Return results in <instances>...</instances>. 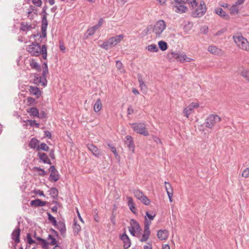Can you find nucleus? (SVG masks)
I'll return each mask as SVG.
<instances>
[{
	"mask_svg": "<svg viewBox=\"0 0 249 249\" xmlns=\"http://www.w3.org/2000/svg\"><path fill=\"white\" fill-rule=\"evenodd\" d=\"M27 51L32 56H38L41 54L44 59L47 58V46L45 45H42L41 48L38 43L34 42L28 46Z\"/></svg>",
	"mask_w": 249,
	"mask_h": 249,
	"instance_id": "nucleus-1",
	"label": "nucleus"
},
{
	"mask_svg": "<svg viewBox=\"0 0 249 249\" xmlns=\"http://www.w3.org/2000/svg\"><path fill=\"white\" fill-rule=\"evenodd\" d=\"M167 59L171 62L177 61L181 63L184 62H190L193 59L187 57L185 53H178L171 52H169L167 55Z\"/></svg>",
	"mask_w": 249,
	"mask_h": 249,
	"instance_id": "nucleus-2",
	"label": "nucleus"
},
{
	"mask_svg": "<svg viewBox=\"0 0 249 249\" xmlns=\"http://www.w3.org/2000/svg\"><path fill=\"white\" fill-rule=\"evenodd\" d=\"M124 35L121 34L109 38L107 40L104 42V43L101 45V47L106 50H108L109 48H112L113 46H116L118 43L124 38Z\"/></svg>",
	"mask_w": 249,
	"mask_h": 249,
	"instance_id": "nucleus-3",
	"label": "nucleus"
},
{
	"mask_svg": "<svg viewBox=\"0 0 249 249\" xmlns=\"http://www.w3.org/2000/svg\"><path fill=\"white\" fill-rule=\"evenodd\" d=\"M221 121V118L216 114H210L205 120L204 124L205 126L212 129L218 123Z\"/></svg>",
	"mask_w": 249,
	"mask_h": 249,
	"instance_id": "nucleus-4",
	"label": "nucleus"
},
{
	"mask_svg": "<svg viewBox=\"0 0 249 249\" xmlns=\"http://www.w3.org/2000/svg\"><path fill=\"white\" fill-rule=\"evenodd\" d=\"M233 40L236 45L240 49L249 51V42L242 36H233Z\"/></svg>",
	"mask_w": 249,
	"mask_h": 249,
	"instance_id": "nucleus-5",
	"label": "nucleus"
},
{
	"mask_svg": "<svg viewBox=\"0 0 249 249\" xmlns=\"http://www.w3.org/2000/svg\"><path fill=\"white\" fill-rule=\"evenodd\" d=\"M131 127L136 133L147 136L149 135V133L146 129V125L144 123H133L130 124Z\"/></svg>",
	"mask_w": 249,
	"mask_h": 249,
	"instance_id": "nucleus-6",
	"label": "nucleus"
},
{
	"mask_svg": "<svg viewBox=\"0 0 249 249\" xmlns=\"http://www.w3.org/2000/svg\"><path fill=\"white\" fill-rule=\"evenodd\" d=\"M166 27V25L164 21L159 20L155 24L153 28V32L155 34L157 37H159L165 30Z\"/></svg>",
	"mask_w": 249,
	"mask_h": 249,
	"instance_id": "nucleus-7",
	"label": "nucleus"
},
{
	"mask_svg": "<svg viewBox=\"0 0 249 249\" xmlns=\"http://www.w3.org/2000/svg\"><path fill=\"white\" fill-rule=\"evenodd\" d=\"M206 11V7L203 1H200L199 4L197 3L196 6L192 9V12L194 15L202 16Z\"/></svg>",
	"mask_w": 249,
	"mask_h": 249,
	"instance_id": "nucleus-8",
	"label": "nucleus"
},
{
	"mask_svg": "<svg viewBox=\"0 0 249 249\" xmlns=\"http://www.w3.org/2000/svg\"><path fill=\"white\" fill-rule=\"evenodd\" d=\"M144 232L142 234V238L140 239V241L141 242H145L146 241L150 235V230H149V227L151 225V221H148V219H147L146 217L144 219Z\"/></svg>",
	"mask_w": 249,
	"mask_h": 249,
	"instance_id": "nucleus-9",
	"label": "nucleus"
},
{
	"mask_svg": "<svg viewBox=\"0 0 249 249\" xmlns=\"http://www.w3.org/2000/svg\"><path fill=\"white\" fill-rule=\"evenodd\" d=\"M36 26V21H34L32 23L23 21L20 23V30L23 32H27L35 29Z\"/></svg>",
	"mask_w": 249,
	"mask_h": 249,
	"instance_id": "nucleus-10",
	"label": "nucleus"
},
{
	"mask_svg": "<svg viewBox=\"0 0 249 249\" xmlns=\"http://www.w3.org/2000/svg\"><path fill=\"white\" fill-rule=\"evenodd\" d=\"M33 82L35 84L39 85L41 84L42 86L45 87L47 85V81L46 80V76H41L38 74L36 73L34 75Z\"/></svg>",
	"mask_w": 249,
	"mask_h": 249,
	"instance_id": "nucleus-11",
	"label": "nucleus"
},
{
	"mask_svg": "<svg viewBox=\"0 0 249 249\" xmlns=\"http://www.w3.org/2000/svg\"><path fill=\"white\" fill-rule=\"evenodd\" d=\"M124 143L126 145L128 150L132 153L135 151V144L132 137L131 136L127 135L125 137Z\"/></svg>",
	"mask_w": 249,
	"mask_h": 249,
	"instance_id": "nucleus-12",
	"label": "nucleus"
},
{
	"mask_svg": "<svg viewBox=\"0 0 249 249\" xmlns=\"http://www.w3.org/2000/svg\"><path fill=\"white\" fill-rule=\"evenodd\" d=\"M49 170L51 172L49 177L50 181L56 182L58 180L59 178V175L55 167L53 165L51 166Z\"/></svg>",
	"mask_w": 249,
	"mask_h": 249,
	"instance_id": "nucleus-13",
	"label": "nucleus"
},
{
	"mask_svg": "<svg viewBox=\"0 0 249 249\" xmlns=\"http://www.w3.org/2000/svg\"><path fill=\"white\" fill-rule=\"evenodd\" d=\"M199 107V104L197 103H192L188 106L185 107L183 110V114L185 116L188 118L192 114L195 108H197Z\"/></svg>",
	"mask_w": 249,
	"mask_h": 249,
	"instance_id": "nucleus-14",
	"label": "nucleus"
},
{
	"mask_svg": "<svg viewBox=\"0 0 249 249\" xmlns=\"http://www.w3.org/2000/svg\"><path fill=\"white\" fill-rule=\"evenodd\" d=\"M47 17H42L41 21V33L42 35H40V37L45 38L47 36V28L48 26V21L47 20Z\"/></svg>",
	"mask_w": 249,
	"mask_h": 249,
	"instance_id": "nucleus-15",
	"label": "nucleus"
},
{
	"mask_svg": "<svg viewBox=\"0 0 249 249\" xmlns=\"http://www.w3.org/2000/svg\"><path fill=\"white\" fill-rule=\"evenodd\" d=\"M20 229L18 226L15 229L11 234V238L17 244L20 242Z\"/></svg>",
	"mask_w": 249,
	"mask_h": 249,
	"instance_id": "nucleus-16",
	"label": "nucleus"
},
{
	"mask_svg": "<svg viewBox=\"0 0 249 249\" xmlns=\"http://www.w3.org/2000/svg\"><path fill=\"white\" fill-rule=\"evenodd\" d=\"M87 147L96 157L98 158L101 155L100 150L93 144L89 143L87 144Z\"/></svg>",
	"mask_w": 249,
	"mask_h": 249,
	"instance_id": "nucleus-17",
	"label": "nucleus"
},
{
	"mask_svg": "<svg viewBox=\"0 0 249 249\" xmlns=\"http://www.w3.org/2000/svg\"><path fill=\"white\" fill-rule=\"evenodd\" d=\"M169 236V231L166 230H160L157 232V236L160 240H166Z\"/></svg>",
	"mask_w": 249,
	"mask_h": 249,
	"instance_id": "nucleus-18",
	"label": "nucleus"
},
{
	"mask_svg": "<svg viewBox=\"0 0 249 249\" xmlns=\"http://www.w3.org/2000/svg\"><path fill=\"white\" fill-rule=\"evenodd\" d=\"M37 156L39 160H41L44 163H47L48 164H52V162L49 159L47 155L43 152H38Z\"/></svg>",
	"mask_w": 249,
	"mask_h": 249,
	"instance_id": "nucleus-19",
	"label": "nucleus"
},
{
	"mask_svg": "<svg viewBox=\"0 0 249 249\" xmlns=\"http://www.w3.org/2000/svg\"><path fill=\"white\" fill-rule=\"evenodd\" d=\"M208 51L212 54L216 55L223 54V51L216 46H210L208 48Z\"/></svg>",
	"mask_w": 249,
	"mask_h": 249,
	"instance_id": "nucleus-20",
	"label": "nucleus"
},
{
	"mask_svg": "<svg viewBox=\"0 0 249 249\" xmlns=\"http://www.w3.org/2000/svg\"><path fill=\"white\" fill-rule=\"evenodd\" d=\"M121 239L124 241V248L127 249L130 247L131 242L128 236L124 233L121 236Z\"/></svg>",
	"mask_w": 249,
	"mask_h": 249,
	"instance_id": "nucleus-21",
	"label": "nucleus"
},
{
	"mask_svg": "<svg viewBox=\"0 0 249 249\" xmlns=\"http://www.w3.org/2000/svg\"><path fill=\"white\" fill-rule=\"evenodd\" d=\"M31 94L35 95L37 98L41 95V92L37 87L30 86L29 89Z\"/></svg>",
	"mask_w": 249,
	"mask_h": 249,
	"instance_id": "nucleus-22",
	"label": "nucleus"
},
{
	"mask_svg": "<svg viewBox=\"0 0 249 249\" xmlns=\"http://www.w3.org/2000/svg\"><path fill=\"white\" fill-rule=\"evenodd\" d=\"M127 205L129 207V209L133 213L136 214L137 213L136 212L137 209L135 207V205L133 202L132 198L131 197L128 196V197H127Z\"/></svg>",
	"mask_w": 249,
	"mask_h": 249,
	"instance_id": "nucleus-23",
	"label": "nucleus"
},
{
	"mask_svg": "<svg viewBox=\"0 0 249 249\" xmlns=\"http://www.w3.org/2000/svg\"><path fill=\"white\" fill-rule=\"evenodd\" d=\"M27 112L29 113L31 117L35 118L39 117V110L36 107H30L27 110Z\"/></svg>",
	"mask_w": 249,
	"mask_h": 249,
	"instance_id": "nucleus-24",
	"label": "nucleus"
},
{
	"mask_svg": "<svg viewBox=\"0 0 249 249\" xmlns=\"http://www.w3.org/2000/svg\"><path fill=\"white\" fill-rule=\"evenodd\" d=\"M46 201H42L39 199H36L35 200H32L30 203L31 206L36 207L44 206L46 204Z\"/></svg>",
	"mask_w": 249,
	"mask_h": 249,
	"instance_id": "nucleus-25",
	"label": "nucleus"
},
{
	"mask_svg": "<svg viewBox=\"0 0 249 249\" xmlns=\"http://www.w3.org/2000/svg\"><path fill=\"white\" fill-rule=\"evenodd\" d=\"M55 227H56L57 229L59 230L62 235L65 234L66 228L64 222L59 221L58 223H57L56 226Z\"/></svg>",
	"mask_w": 249,
	"mask_h": 249,
	"instance_id": "nucleus-26",
	"label": "nucleus"
},
{
	"mask_svg": "<svg viewBox=\"0 0 249 249\" xmlns=\"http://www.w3.org/2000/svg\"><path fill=\"white\" fill-rule=\"evenodd\" d=\"M39 141L36 138H32L29 143V146L30 148L33 149H36L37 150V147H39Z\"/></svg>",
	"mask_w": 249,
	"mask_h": 249,
	"instance_id": "nucleus-27",
	"label": "nucleus"
},
{
	"mask_svg": "<svg viewBox=\"0 0 249 249\" xmlns=\"http://www.w3.org/2000/svg\"><path fill=\"white\" fill-rule=\"evenodd\" d=\"M37 244L40 245L44 249H49V243L45 239L42 238L38 239V242L36 243Z\"/></svg>",
	"mask_w": 249,
	"mask_h": 249,
	"instance_id": "nucleus-28",
	"label": "nucleus"
},
{
	"mask_svg": "<svg viewBox=\"0 0 249 249\" xmlns=\"http://www.w3.org/2000/svg\"><path fill=\"white\" fill-rule=\"evenodd\" d=\"M130 227L131 229L136 230L137 231H139L140 229V226L137 221L134 219H132L130 220Z\"/></svg>",
	"mask_w": 249,
	"mask_h": 249,
	"instance_id": "nucleus-29",
	"label": "nucleus"
},
{
	"mask_svg": "<svg viewBox=\"0 0 249 249\" xmlns=\"http://www.w3.org/2000/svg\"><path fill=\"white\" fill-rule=\"evenodd\" d=\"M30 65L32 69H35L38 71H41V67L40 65L34 59H32L31 60Z\"/></svg>",
	"mask_w": 249,
	"mask_h": 249,
	"instance_id": "nucleus-30",
	"label": "nucleus"
},
{
	"mask_svg": "<svg viewBox=\"0 0 249 249\" xmlns=\"http://www.w3.org/2000/svg\"><path fill=\"white\" fill-rule=\"evenodd\" d=\"M102 108V103L100 99H98L94 105V110L95 112H97L99 111Z\"/></svg>",
	"mask_w": 249,
	"mask_h": 249,
	"instance_id": "nucleus-31",
	"label": "nucleus"
},
{
	"mask_svg": "<svg viewBox=\"0 0 249 249\" xmlns=\"http://www.w3.org/2000/svg\"><path fill=\"white\" fill-rule=\"evenodd\" d=\"M32 170L35 172H39L38 175L40 176L43 177L47 174L46 172L43 169H42L40 167L35 166L32 168Z\"/></svg>",
	"mask_w": 249,
	"mask_h": 249,
	"instance_id": "nucleus-32",
	"label": "nucleus"
},
{
	"mask_svg": "<svg viewBox=\"0 0 249 249\" xmlns=\"http://www.w3.org/2000/svg\"><path fill=\"white\" fill-rule=\"evenodd\" d=\"M184 23L183 30L185 33H188L191 30L193 24L192 22L189 21H186Z\"/></svg>",
	"mask_w": 249,
	"mask_h": 249,
	"instance_id": "nucleus-33",
	"label": "nucleus"
},
{
	"mask_svg": "<svg viewBox=\"0 0 249 249\" xmlns=\"http://www.w3.org/2000/svg\"><path fill=\"white\" fill-rule=\"evenodd\" d=\"M50 195L53 198H56L58 195V190L56 188H52L50 190Z\"/></svg>",
	"mask_w": 249,
	"mask_h": 249,
	"instance_id": "nucleus-34",
	"label": "nucleus"
},
{
	"mask_svg": "<svg viewBox=\"0 0 249 249\" xmlns=\"http://www.w3.org/2000/svg\"><path fill=\"white\" fill-rule=\"evenodd\" d=\"M158 45H159V48L162 51H164L166 50L168 48L167 43L166 42L162 41V40L158 42Z\"/></svg>",
	"mask_w": 249,
	"mask_h": 249,
	"instance_id": "nucleus-35",
	"label": "nucleus"
},
{
	"mask_svg": "<svg viewBox=\"0 0 249 249\" xmlns=\"http://www.w3.org/2000/svg\"><path fill=\"white\" fill-rule=\"evenodd\" d=\"M146 49L150 52H157L159 51L157 46L154 44L148 45Z\"/></svg>",
	"mask_w": 249,
	"mask_h": 249,
	"instance_id": "nucleus-36",
	"label": "nucleus"
},
{
	"mask_svg": "<svg viewBox=\"0 0 249 249\" xmlns=\"http://www.w3.org/2000/svg\"><path fill=\"white\" fill-rule=\"evenodd\" d=\"M138 81L140 84V87L141 90H145L147 89L145 84L144 83L141 75H138Z\"/></svg>",
	"mask_w": 249,
	"mask_h": 249,
	"instance_id": "nucleus-37",
	"label": "nucleus"
},
{
	"mask_svg": "<svg viewBox=\"0 0 249 249\" xmlns=\"http://www.w3.org/2000/svg\"><path fill=\"white\" fill-rule=\"evenodd\" d=\"M241 75L249 83V70H243L241 72Z\"/></svg>",
	"mask_w": 249,
	"mask_h": 249,
	"instance_id": "nucleus-38",
	"label": "nucleus"
},
{
	"mask_svg": "<svg viewBox=\"0 0 249 249\" xmlns=\"http://www.w3.org/2000/svg\"><path fill=\"white\" fill-rule=\"evenodd\" d=\"M97 27L93 26L88 29L87 31V36H92L95 32V31L97 30Z\"/></svg>",
	"mask_w": 249,
	"mask_h": 249,
	"instance_id": "nucleus-39",
	"label": "nucleus"
},
{
	"mask_svg": "<svg viewBox=\"0 0 249 249\" xmlns=\"http://www.w3.org/2000/svg\"><path fill=\"white\" fill-rule=\"evenodd\" d=\"M164 184H165V188L167 192V195L169 194V193H171V194H173V189H172L171 184L168 182L165 181Z\"/></svg>",
	"mask_w": 249,
	"mask_h": 249,
	"instance_id": "nucleus-40",
	"label": "nucleus"
},
{
	"mask_svg": "<svg viewBox=\"0 0 249 249\" xmlns=\"http://www.w3.org/2000/svg\"><path fill=\"white\" fill-rule=\"evenodd\" d=\"M238 10L239 6L235 3L230 8L231 14L233 15L238 14Z\"/></svg>",
	"mask_w": 249,
	"mask_h": 249,
	"instance_id": "nucleus-41",
	"label": "nucleus"
},
{
	"mask_svg": "<svg viewBox=\"0 0 249 249\" xmlns=\"http://www.w3.org/2000/svg\"><path fill=\"white\" fill-rule=\"evenodd\" d=\"M40 150H42L44 151H48L49 150V147L44 142L41 143L39 147H37V151Z\"/></svg>",
	"mask_w": 249,
	"mask_h": 249,
	"instance_id": "nucleus-42",
	"label": "nucleus"
},
{
	"mask_svg": "<svg viewBox=\"0 0 249 249\" xmlns=\"http://www.w3.org/2000/svg\"><path fill=\"white\" fill-rule=\"evenodd\" d=\"M47 239L51 240V241L49 243V244L51 246H55L56 245H57V241L56 240V239L53 237V235L51 234H49Z\"/></svg>",
	"mask_w": 249,
	"mask_h": 249,
	"instance_id": "nucleus-43",
	"label": "nucleus"
},
{
	"mask_svg": "<svg viewBox=\"0 0 249 249\" xmlns=\"http://www.w3.org/2000/svg\"><path fill=\"white\" fill-rule=\"evenodd\" d=\"M49 220L53 224V226H56L57 221L55 218L52 216L50 213H47Z\"/></svg>",
	"mask_w": 249,
	"mask_h": 249,
	"instance_id": "nucleus-44",
	"label": "nucleus"
},
{
	"mask_svg": "<svg viewBox=\"0 0 249 249\" xmlns=\"http://www.w3.org/2000/svg\"><path fill=\"white\" fill-rule=\"evenodd\" d=\"M134 194L135 197H136L139 200H140V199L142 198V197L144 195L142 192L138 190H134Z\"/></svg>",
	"mask_w": 249,
	"mask_h": 249,
	"instance_id": "nucleus-45",
	"label": "nucleus"
},
{
	"mask_svg": "<svg viewBox=\"0 0 249 249\" xmlns=\"http://www.w3.org/2000/svg\"><path fill=\"white\" fill-rule=\"evenodd\" d=\"M177 10L181 13H185L188 8L186 6L183 5H179L177 7Z\"/></svg>",
	"mask_w": 249,
	"mask_h": 249,
	"instance_id": "nucleus-46",
	"label": "nucleus"
},
{
	"mask_svg": "<svg viewBox=\"0 0 249 249\" xmlns=\"http://www.w3.org/2000/svg\"><path fill=\"white\" fill-rule=\"evenodd\" d=\"M26 240H27V242L29 244V245H32L33 244V243H36V241L34 240L32 238V236H31V233H28L27 234V236H26Z\"/></svg>",
	"mask_w": 249,
	"mask_h": 249,
	"instance_id": "nucleus-47",
	"label": "nucleus"
},
{
	"mask_svg": "<svg viewBox=\"0 0 249 249\" xmlns=\"http://www.w3.org/2000/svg\"><path fill=\"white\" fill-rule=\"evenodd\" d=\"M42 69H43V71H42V75L43 76H46V74L48 73V65L47 63L46 62L43 63L42 65Z\"/></svg>",
	"mask_w": 249,
	"mask_h": 249,
	"instance_id": "nucleus-48",
	"label": "nucleus"
},
{
	"mask_svg": "<svg viewBox=\"0 0 249 249\" xmlns=\"http://www.w3.org/2000/svg\"><path fill=\"white\" fill-rule=\"evenodd\" d=\"M144 205H149L150 203V200L145 196H143L140 199V200Z\"/></svg>",
	"mask_w": 249,
	"mask_h": 249,
	"instance_id": "nucleus-49",
	"label": "nucleus"
},
{
	"mask_svg": "<svg viewBox=\"0 0 249 249\" xmlns=\"http://www.w3.org/2000/svg\"><path fill=\"white\" fill-rule=\"evenodd\" d=\"M73 229V232L77 234L81 231V227L79 224L74 222Z\"/></svg>",
	"mask_w": 249,
	"mask_h": 249,
	"instance_id": "nucleus-50",
	"label": "nucleus"
},
{
	"mask_svg": "<svg viewBox=\"0 0 249 249\" xmlns=\"http://www.w3.org/2000/svg\"><path fill=\"white\" fill-rule=\"evenodd\" d=\"M53 203L55 204L56 205L53 207L51 208V210L53 213H56L57 212L58 207H60V204L56 201H53Z\"/></svg>",
	"mask_w": 249,
	"mask_h": 249,
	"instance_id": "nucleus-51",
	"label": "nucleus"
},
{
	"mask_svg": "<svg viewBox=\"0 0 249 249\" xmlns=\"http://www.w3.org/2000/svg\"><path fill=\"white\" fill-rule=\"evenodd\" d=\"M215 13L219 16H226L224 11L221 8H217L215 9Z\"/></svg>",
	"mask_w": 249,
	"mask_h": 249,
	"instance_id": "nucleus-52",
	"label": "nucleus"
},
{
	"mask_svg": "<svg viewBox=\"0 0 249 249\" xmlns=\"http://www.w3.org/2000/svg\"><path fill=\"white\" fill-rule=\"evenodd\" d=\"M186 1L188 4L191 5L192 9L196 6V5L198 3L196 0H186Z\"/></svg>",
	"mask_w": 249,
	"mask_h": 249,
	"instance_id": "nucleus-53",
	"label": "nucleus"
},
{
	"mask_svg": "<svg viewBox=\"0 0 249 249\" xmlns=\"http://www.w3.org/2000/svg\"><path fill=\"white\" fill-rule=\"evenodd\" d=\"M146 215L145 216V218L146 217L147 219L148 217L149 220L148 221H150L151 222V220H153L154 218V217L156 216V214L154 213L153 215L150 214L148 212H146L145 213Z\"/></svg>",
	"mask_w": 249,
	"mask_h": 249,
	"instance_id": "nucleus-54",
	"label": "nucleus"
},
{
	"mask_svg": "<svg viewBox=\"0 0 249 249\" xmlns=\"http://www.w3.org/2000/svg\"><path fill=\"white\" fill-rule=\"evenodd\" d=\"M27 105L28 106H32L35 102V99L32 97H28L27 98Z\"/></svg>",
	"mask_w": 249,
	"mask_h": 249,
	"instance_id": "nucleus-55",
	"label": "nucleus"
},
{
	"mask_svg": "<svg viewBox=\"0 0 249 249\" xmlns=\"http://www.w3.org/2000/svg\"><path fill=\"white\" fill-rule=\"evenodd\" d=\"M242 176L246 178L249 177V167L247 168L243 171Z\"/></svg>",
	"mask_w": 249,
	"mask_h": 249,
	"instance_id": "nucleus-56",
	"label": "nucleus"
},
{
	"mask_svg": "<svg viewBox=\"0 0 249 249\" xmlns=\"http://www.w3.org/2000/svg\"><path fill=\"white\" fill-rule=\"evenodd\" d=\"M208 26H204L200 28V32L203 34H206L208 32Z\"/></svg>",
	"mask_w": 249,
	"mask_h": 249,
	"instance_id": "nucleus-57",
	"label": "nucleus"
},
{
	"mask_svg": "<svg viewBox=\"0 0 249 249\" xmlns=\"http://www.w3.org/2000/svg\"><path fill=\"white\" fill-rule=\"evenodd\" d=\"M123 64L119 60L116 61V67H117V69L121 71L122 69H123Z\"/></svg>",
	"mask_w": 249,
	"mask_h": 249,
	"instance_id": "nucleus-58",
	"label": "nucleus"
},
{
	"mask_svg": "<svg viewBox=\"0 0 249 249\" xmlns=\"http://www.w3.org/2000/svg\"><path fill=\"white\" fill-rule=\"evenodd\" d=\"M35 122H36L35 120H27L26 121H24V122L26 123V125L29 124L31 126H34Z\"/></svg>",
	"mask_w": 249,
	"mask_h": 249,
	"instance_id": "nucleus-59",
	"label": "nucleus"
},
{
	"mask_svg": "<svg viewBox=\"0 0 249 249\" xmlns=\"http://www.w3.org/2000/svg\"><path fill=\"white\" fill-rule=\"evenodd\" d=\"M33 3L36 6H40L42 4L41 0H32Z\"/></svg>",
	"mask_w": 249,
	"mask_h": 249,
	"instance_id": "nucleus-60",
	"label": "nucleus"
},
{
	"mask_svg": "<svg viewBox=\"0 0 249 249\" xmlns=\"http://www.w3.org/2000/svg\"><path fill=\"white\" fill-rule=\"evenodd\" d=\"M108 146L110 148L111 151L116 156L118 155L116 148L114 146H112L109 143L108 144Z\"/></svg>",
	"mask_w": 249,
	"mask_h": 249,
	"instance_id": "nucleus-61",
	"label": "nucleus"
},
{
	"mask_svg": "<svg viewBox=\"0 0 249 249\" xmlns=\"http://www.w3.org/2000/svg\"><path fill=\"white\" fill-rule=\"evenodd\" d=\"M59 48L61 51H62L63 53H64L65 52L66 48L63 42H59Z\"/></svg>",
	"mask_w": 249,
	"mask_h": 249,
	"instance_id": "nucleus-62",
	"label": "nucleus"
},
{
	"mask_svg": "<svg viewBox=\"0 0 249 249\" xmlns=\"http://www.w3.org/2000/svg\"><path fill=\"white\" fill-rule=\"evenodd\" d=\"M44 136L48 138L49 139H51L52 137V134L51 132L49 131L45 130L44 132Z\"/></svg>",
	"mask_w": 249,
	"mask_h": 249,
	"instance_id": "nucleus-63",
	"label": "nucleus"
},
{
	"mask_svg": "<svg viewBox=\"0 0 249 249\" xmlns=\"http://www.w3.org/2000/svg\"><path fill=\"white\" fill-rule=\"evenodd\" d=\"M49 156L52 159H55L54 150L53 149H52L50 150V153H49Z\"/></svg>",
	"mask_w": 249,
	"mask_h": 249,
	"instance_id": "nucleus-64",
	"label": "nucleus"
}]
</instances>
